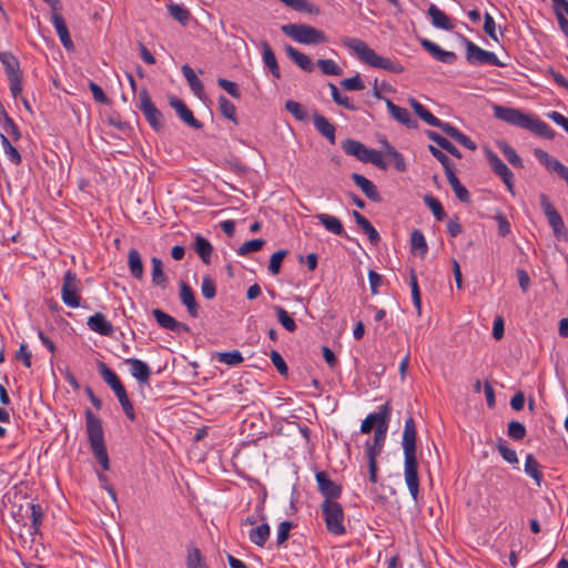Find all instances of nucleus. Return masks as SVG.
<instances>
[{"label":"nucleus","instance_id":"nucleus-1","mask_svg":"<svg viewBox=\"0 0 568 568\" xmlns=\"http://www.w3.org/2000/svg\"><path fill=\"white\" fill-rule=\"evenodd\" d=\"M417 432L413 417L405 420L403 432L404 476L412 498L417 501L419 493L418 463L416 457Z\"/></svg>","mask_w":568,"mask_h":568},{"label":"nucleus","instance_id":"nucleus-2","mask_svg":"<svg viewBox=\"0 0 568 568\" xmlns=\"http://www.w3.org/2000/svg\"><path fill=\"white\" fill-rule=\"evenodd\" d=\"M493 111L496 119L504 121L509 125L528 130L542 139H555V131L548 123L540 120L537 115L525 113L520 109L503 105H494Z\"/></svg>","mask_w":568,"mask_h":568},{"label":"nucleus","instance_id":"nucleus-3","mask_svg":"<svg viewBox=\"0 0 568 568\" xmlns=\"http://www.w3.org/2000/svg\"><path fill=\"white\" fill-rule=\"evenodd\" d=\"M341 43L352 50L357 58L374 68L383 69L392 73H402L404 68L398 62L378 55L372 48H369L363 40L353 37H343Z\"/></svg>","mask_w":568,"mask_h":568},{"label":"nucleus","instance_id":"nucleus-4","mask_svg":"<svg viewBox=\"0 0 568 568\" xmlns=\"http://www.w3.org/2000/svg\"><path fill=\"white\" fill-rule=\"evenodd\" d=\"M85 433L95 460L104 471L109 470L110 459L104 442L102 420L90 408L85 409Z\"/></svg>","mask_w":568,"mask_h":568},{"label":"nucleus","instance_id":"nucleus-5","mask_svg":"<svg viewBox=\"0 0 568 568\" xmlns=\"http://www.w3.org/2000/svg\"><path fill=\"white\" fill-rule=\"evenodd\" d=\"M410 106L415 111V113L427 124L440 129L449 138L454 139L457 143L463 145L464 148L475 151L477 149L476 143L462 131H459L456 126L452 125L448 122H444L436 118L429 110H427L422 103H419L416 99H410Z\"/></svg>","mask_w":568,"mask_h":568},{"label":"nucleus","instance_id":"nucleus-6","mask_svg":"<svg viewBox=\"0 0 568 568\" xmlns=\"http://www.w3.org/2000/svg\"><path fill=\"white\" fill-rule=\"evenodd\" d=\"M282 32L302 44H321L326 42V34L308 24L288 23L281 27Z\"/></svg>","mask_w":568,"mask_h":568},{"label":"nucleus","instance_id":"nucleus-7","mask_svg":"<svg viewBox=\"0 0 568 568\" xmlns=\"http://www.w3.org/2000/svg\"><path fill=\"white\" fill-rule=\"evenodd\" d=\"M322 516L326 529L334 536H342L346 532L344 509L336 500H324L321 505Z\"/></svg>","mask_w":568,"mask_h":568},{"label":"nucleus","instance_id":"nucleus-8","mask_svg":"<svg viewBox=\"0 0 568 568\" xmlns=\"http://www.w3.org/2000/svg\"><path fill=\"white\" fill-rule=\"evenodd\" d=\"M342 149L347 155H353L363 163H372L383 170L387 166L379 151L366 148L359 141L346 139L342 143Z\"/></svg>","mask_w":568,"mask_h":568},{"label":"nucleus","instance_id":"nucleus-9","mask_svg":"<svg viewBox=\"0 0 568 568\" xmlns=\"http://www.w3.org/2000/svg\"><path fill=\"white\" fill-rule=\"evenodd\" d=\"M136 108L143 113L153 130L159 132L163 129L164 116L152 102L149 91L145 88L139 92Z\"/></svg>","mask_w":568,"mask_h":568},{"label":"nucleus","instance_id":"nucleus-10","mask_svg":"<svg viewBox=\"0 0 568 568\" xmlns=\"http://www.w3.org/2000/svg\"><path fill=\"white\" fill-rule=\"evenodd\" d=\"M539 202H540V207H541L545 216L547 217V221H548L550 227L552 229L555 236L558 240H561V239L566 240L567 239V229L565 226L564 220L560 216V214L557 212V210L555 209L552 203L550 202L548 195H546L545 193H541L539 195Z\"/></svg>","mask_w":568,"mask_h":568},{"label":"nucleus","instance_id":"nucleus-11","mask_svg":"<svg viewBox=\"0 0 568 568\" xmlns=\"http://www.w3.org/2000/svg\"><path fill=\"white\" fill-rule=\"evenodd\" d=\"M392 414V406L387 402L383 404L377 412L371 413L361 425V433L368 434L372 432V429L375 427H378V425H388Z\"/></svg>","mask_w":568,"mask_h":568},{"label":"nucleus","instance_id":"nucleus-12","mask_svg":"<svg viewBox=\"0 0 568 568\" xmlns=\"http://www.w3.org/2000/svg\"><path fill=\"white\" fill-rule=\"evenodd\" d=\"M487 160L493 172L498 175L507 189L513 192L514 190V174L508 166L501 161V159L493 151L487 152Z\"/></svg>","mask_w":568,"mask_h":568},{"label":"nucleus","instance_id":"nucleus-13","mask_svg":"<svg viewBox=\"0 0 568 568\" xmlns=\"http://www.w3.org/2000/svg\"><path fill=\"white\" fill-rule=\"evenodd\" d=\"M315 478L318 491L324 496V500H335L342 495V487L333 481L327 473L317 471Z\"/></svg>","mask_w":568,"mask_h":568},{"label":"nucleus","instance_id":"nucleus-14","mask_svg":"<svg viewBox=\"0 0 568 568\" xmlns=\"http://www.w3.org/2000/svg\"><path fill=\"white\" fill-rule=\"evenodd\" d=\"M169 104L172 109L175 110L178 116L189 126L193 129H202L203 124L197 119L194 118L193 112L187 108V105L179 98L171 95L169 97Z\"/></svg>","mask_w":568,"mask_h":568},{"label":"nucleus","instance_id":"nucleus-15","mask_svg":"<svg viewBox=\"0 0 568 568\" xmlns=\"http://www.w3.org/2000/svg\"><path fill=\"white\" fill-rule=\"evenodd\" d=\"M420 45L427 52H429V54H432L434 59L445 64H454L457 60V55L455 52L446 51L428 39H422Z\"/></svg>","mask_w":568,"mask_h":568},{"label":"nucleus","instance_id":"nucleus-16","mask_svg":"<svg viewBox=\"0 0 568 568\" xmlns=\"http://www.w3.org/2000/svg\"><path fill=\"white\" fill-rule=\"evenodd\" d=\"M534 155L548 171L557 173L560 178H565L568 174V169L546 151L537 148L534 150Z\"/></svg>","mask_w":568,"mask_h":568},{"label":"nucleus","instance_id":"nucleus-17","mask_svg":"<svg viewBox=\"0 0 568 568\" xmlns=\"http://www.w3.org/2000/svg\"><path fill=\"white\" fill-rule=\"evenodd\" d=\"M180 301L186 307L187 313L191 317L196 318L199 316V304L195 300V295L191 286L181 281L180 284Z\"/></svg>","mask_w":568,"mask_h":568},{"label":"nucleus","instance_id":"nucleus-18","mask_svg":"<svg viewBox=\"0 0 568 568\" xmlns=\"http://www.w3.org/2000/svg\"><path fill=\"white\" fill-rule=\"evenodd\" d=\"M125 364L130 365L131 375L143 385H148L151 377V368L149 365L138 358H126Z\"/></svg>","mask_w":568,"mask_h":568},{"label":"nucleus","instance_id":"nucleus-19","mask_svg":"<svg viewBox=\"0 0 568 568\" xmlns=\"http://www.w3.org/2000/svg\"><path fill=\"white\" fill-rule=\"evenodd\" d=\"M385 103L387 106V110L392 118H394L397 122L404 124L408 129H416L417 122L416 120L412 119L409 112L407 109L402 108L393 103L389 99H385Z\"/></svg>","mask_w":568,"mask_h":568},{"label":"nucleus","instance_id":"nucleus-20","mask_svg":"<svg viewBox=\"0 0 568 568\" xmlns=\"http://www.w3.org/2000/svg\"><path fill=\"white\" fill-rule=\"evenodd\" d=\"M466 48V60L471 65H484L486 50L481 49L466 37H462Z\"/></svg>","mask_w":568,"mask_h":568},{"label":"nucleus","instance_id":"nucleus-21","mask_svg":"<svg viewBox=\"0 0 568 568\" xmlns=\"http://www.w3.org/2000/svg\"><path fill=\"white\" fill-rule=\"evenodd\" d=\"M313 124L317 132L327 139L332 144L335 143V125L320 113L313 114Z\"/></svg>","mask_w":568,"mask_h":568},{"label":"nucleus","instance_id":"nucleus-22","mask_svg":"<svg viewBox=\"0 0 568 568\" xmlns=\"http://www.w3.org/2000/svg\"><path fill=\"white\" fill-rule=\"evenodd\" d=\"M353 182L362 190V192L374 202H379L381 196L379 193L375 186V184L369 181L367 178L359 173H353L352 174Z\"/></svg>","mask_w":568,"mask_h":568},{"label":"nucleus","instance_id":"nucleus-23","mask_svg":"<svg viewBox=\"0 0 568 568\" xmlns=\"http://www.w3.org/2000/svg\"><path fill=\"white\" fill-rule=\"evenodd\" d=\"M315 217L328 232L348 239L339 219L325 213H318Z\"/></svg>","mask_w":568,"mask_h":568},{"label":"nucleus","instance_id":"nucleus-24","mask_svg":"<svg viewBox=\"0 0 568 568\" xmlns=\"http://www.w3.org/2000/svg\"><path fill=\"white\" fill-rule=\"evenodd\" d=\"M89 328L104 336H110L113 333L112 324L101 313H95L90 316L87 322Z\"/></svg>","mask_w":568,"mask_h":568},{"label":"nucleus","instance_id":"nucleus-25","mask_svg":"<svg viewBox=\"0 0 568 568\" xmlns=\"http://www.w3.org/2000/svg\"><path fill=\"white\" fill-rule=\"evenodd\" d=\"M261 47H262L263 63L265 64V67L268 68V70L271 71V73L273 74L274 78L280 79L281 78L280 67L277 64L276 57H275L271 45L268 44V42L266 40H263L261 42Z\"/></svg>","mask_w":568,"mask_h":568},{"label":"nucleus","instance_id":"nucleus-26","mask_svg":"<svg viewBox=\"0 0 568 568\" xmlns=\"http://www.w3.org/2000/svg\"><path fill=\"white\" fill-rule=\"evenodd\" d=\"M285 52L287 57L297 64L303 71L312 72L314 69V64L308 55L303 52H300L292 45L285 47Z\"/></svg>","mask_w":568,"mask_h":568},{"label":"nucleus","instance_id":"nucleus-27","mask_svg":"<svg viewBox=\"0 0 568 568\" xmlns=\"http://www.w3.org/2000/svg\"><path fill=\"white\" fill-rule=\"evenodd\" d=\"M182 70V73L185 78V80L187 81L189 85H190V89L192 90V92L199 98V99H202L203 94H204V88H203V83L202 81L197 78V75L195 74L194 70L189 65V64H184L182 65L181 68Z\"/></svg>","mask_w":568,"mask_h":568},{"label":"nucleus","instance_id":"nucleus-28","mask_svg":"<svg viewBox=\"0 0 568 568\" xmlns=\"http://www.w3.org/2000/svg\"><path fill=\"white\" fill-rule=\"evenodd\" d=\"M99 373H100L102 379L114 392V394L124 389V386H123L122 382L120 381L119 376L102 362L99 364Z\"/></svg>","mask_w":568,"mask_h":568},{"label":"nucleus","instance_id":"nucleus-29","mask_svg":"<svg viewBox=\"0 0 568 568\" xmlns=\"http://www.w3.org/2000/svg\"><path fill=\"white\" fill-rule=\"evenodd\" d=\"M428 14L432 18V23L434 24V27L443 29V30H447V31H450L454 29V26L450 22L449 18L445 14L444 11H442L435 4L429 6Z\"/></svg>","mask_w":568,"mask_h":568},{"label":"nucleus","instance_id":"nucleus-30","mask_svg":"<svg viewBox=\"0 0 568 568\" xmlns=\"http://www.w3.org/2000/svg\"><path fill=\"white\" fill-rule=\"evenodd\" d=\"M51 22L60 38V41L64 45L67 50L71 49V38L69 34V30L67 23L61 13H55L54 17H51Z\"/></svg>","mask_w":568,"mask_h":568},{"label":"nucleus","instance_id":"nucleus-31","mask_svg":"<svg viewBox=\"0 0 568 568\" xmlns=\"http://www.w3.org/2000/svg\"><path fill=\"white\" fill-rule=\"evenodd\" d=\"M447 181L450 184L456 197L463 203L470 202V194L468 190L460 183L458 178L456 176L454 170L447 172L446 174Z\"/></svg>","mask_w":568,"mask_h":568},{"label":"nucleus","instance_id":"nucleus-32","mask_svg":"<svg viewBox=\"0 0 568 568\" xmlns=\"http://www.w3.org/2000/svg\"><path fill=\"white\" fill-rule=\"evenodd\" d=\"M554 2V10L559 23L560 30L568 37V1L567 0H551Z\"/></svg>","mask_w":568,"mask_h":568},{"label":"nucleus","instance_id":"nucleus-33","mask_svg":"<svg viewBox=\"0 0 568 568\" xmlns=\"http://www.w3.org/2000/svg\"><path fill=\"white\" fill-rule=\"evenodd\" d=\"M353 217L356 224L363 230V232L367 235L368 240L376 244L381 237L376 229L372 225V223L357 211H353Z\"/></svg>","mask_w":568,"mask_h":568},{"label":"nucleus","instance_id":"nucleus-34","mask_svg":"<svg viewBox=\"0 0 568 568\" xmlns=\"http://www.w3.org/2000/svg\"><path fill=\"white\" fill-rule=\"evenodd\" d=\"M0 126L8 138L10 136L13 141H18L21 136L18 125L14 123L11 116L2 110L0 113Z\"/></svg>","mask_w":568,"mask_h":568},{"label":"nucleus","instance_id":"nucleus-35","mask_svg":"<svg viewBox=\"0 0 568 568\" xmlns=\"http://www.w3.org/2000/svg\"><path fill=\"white\" fill-rule=\"evenodd\" d=\"M128 265L131 275L136 278L141 280L143 277V262L141 258V255L136 248H131L128 253Z\"/></svg>","mask_w":568,"mask_h":568},{"label":"nucleus","instance_id":"nucleus-36","mask_svg":"<svg viewBox=\"0 0 568 568\" xmlns=\"http://www.w3.org/2000/svg\"><path fill=\"white\" fill-rule=\"evenodd\" d=\"M427 136L435 142L439 148L452 154L453 156L460 159L463 155L459 150L446 138L435 131H427Z\"/></svg>","mask_w":568,"mask_h":568},{"label":"nucleus","instance_id":"nucleus-37","mask_svg":"<svg viewBox=\"0 0 568 568\" xmlns=\"http://www.w3.org/2000/svg\"><path fill=\"white\" fill-rule=\"evenodd\" d=\"M194 251L201 257L204 264L211 263L213 246L206 239L199 234L195 236Z\"/></svg>","mask_w":568,"mask_h":568},{"label":"nucleus","instance_id":"nucleus-38","mask_svg":"<svg viewBox=\"0 0 568 568\" xmlns=\"http://www.w3.org/2000/svg\"><path fill=\"white\" fill-rule=\"evenodd\" d=\"M270 526L264 523L255 528H252L248 534V538L254 545L264 547L270 537Z\"/></svg>","mask_w":568,"mask_h":568},{"label":"nucleus","instance_id":"nucleus-39","mask_svg":"<svg viewBox=\"0 0 568 568\" xmlns=\"http://www.w3.org/2000/svg\"><path fill=\"white\" fill-rule=\"evenodd\" d=\"M0 62L2 63L8 78L20 75V68L17 58L10 52L0 53Z\"/></svg>","mask_w":568,"mask_h":568},{"label":"nucleus","instance_id":"nucleus-40","mask_svg":"<svg viewBox=\"0 0 568 568\" xmlns=\"http://www.w3.org/2000/svg\"><path fill=\"white\" fill-rule=\"evenodd\" d=\"M152 283L164 288L168 284V276L163 272V264L159 257H152Z\"/></svg>","mask_w":568,"mask_h":568},{"label":"nucleus","instance_id":"nucleus-41","mask_svg":"<svg viewBox=\"0 0 568 568\" xmlns=\"http://www.w3.org/2000/svg\"><path fill=\"white\" fill-rule=\"evenodd\" d=\"M166 9H168L170 16L174 20L180 22L182 26H186L190 22L191 13L183 6L170 2L166 4Z\"/></svg>","mask_w":568,"mask_h":568},{"label":"nucleus","instance_id":"nucleus-42","mask_svg":"<svg viewBox=\"0 0 568 568\" xmlns=\"http://www.w3.org/2000/svg\"><path fill=\"white\" fill-rule=\"evenodd\" d=\"M525 473L531 477L538 486L541 485L542 474L540 471V465L531 454L526 456Z\"/></svg>","mask_w":568,"mask_h":568},{"label":"nucleus","instance_id":"nucleus-43","mask_svg":"<svg viewBox=\"0 0 568 568\" xmlns=\"http://www.w3.org/2000/svg\"><path fill=\"white\" fill-rule=\"evenodd\" d=\"M410 246L412 251L418 253L422 257L426 255L428 246L422 231L414 230L410 233Z\"/></svg>","mask_w":568,"mask_h":568},{"label":"nucleus","instance_id":"nucleus-44","mask_svg":"<svg viewBox=\"0 0 568 568\" xmlns=\"http://www.w3.org/2000/svg\"><path fill=\"white\" fill-rule=\"evenodd\" d=\"M186 568H206L200 549L193 545L187 547Z\"/></svg>","mask_w":568,"mask_h":568},{"label":"nucleus","instance_id":"nucleus-45","mask_svg":"<svg viewBox=\"0 0 568 568\" xmlns=\"http://www.w3.org/2000/svg\"><path fill=\"white\" fill-rule=\"evenodd\" d=\"M0 142L3 148V152L8 160L13 164L21 163V155L18 150L11 144L9 138L4 133H0Z\"/></svg>","mask_w":568,"mask_h":568},{"label":"nucleus","instance_id":"nucleus-46","mask_svg":"<svg viewBox=\"0 0 568 568\" xmlns=\"http://www.w3.org/2000/svg\"><path fill=\"white\" fill-rule=\"evenodd\" d=\"M383 146L386 154L393 160L395 169L398 172H404L406 170L404 156L386 140L383 141Z\"/></svg>","mask_w":568,"mask_h":568},{"label":"nucleus","instance_id":"nucleus-47","mask_svg":"<svg viewBox=\"0 0 568 568\" xmlns=\"http://www.w3.org/2000/svg\"><path fill=\"white\" fill-rule=\"evenodd\" d=\"M274 312L277 316V321L281 323V325L288 332L293 333L296 331L297 325L295 321L291 317V315L287 313L285 308L282 306H274Z\"/></svg>","mask_w":568,"mask_h":568},{"label":"nucleus","instance_id":"nucleus-48","mask_svg":"<svg viewBox=\"0 0 568 568\" xmlns=\"http://www.w3.org/2000/svg\"><path fill=\"white\" fill-rule=\"evenodd\" d=\"M219 109L223 116L237 123L236 108L235 105L224 95L219 97Z\"/></svg>","mask_w":568,"mask_h":568},{"label":"nucleus","instance_id":"nucleus-49","mask_svg":"<svg viewBox=\"0 0 568 568\" xmlns=\"http://www.w3.org/2000/svg\"><path fill=\"white\" fill-rule=\"evenodd\" d=\"M498 146L499 150L505 155V158L507 159V161L513 166L523 168V161L513 146H510L507 142H499Z\"/></svg>","mask_w":568,"mask_h":568},{"label":"nucleus","instance_id":"nucleus-50","mask_svg":"<svg viewBox=\"0 0 568 568\" xmlns=\"http://www.w3.org/2000/svg\"><path fill=\"white\" fill-rule=\"evenodd\" d=\"M216 359L220 363H224V364H226L229 366H237V365H240L244 361L241 352L237 351V349H234V351H231V352L217 353L216 354Z\"/></svg>","mask_w":568,"mask_h":568},{"label":"nucleus","instance_id":"nucleus-51","mask_svg":"<svg viewBox=\"0 0 568 568\" xmlns=\"http://www.w3.org/2000/svg\"><path fill=\"white\" fill-rule=\"evenodd\" d=\"M115 396L125 414V416L130 419V420H134L135 419V413H134V408H133V405L126 394V390L125 388L120 390L119 393H115Z\"/></svg>","mask_w":568,"mask_h":568},{"label":"nucleus","instance_id":"nucleus-52","mask_svg":"<svg viewBox=\"0 0 568 568\" xmlns=\"http://www.w3.org/2000/svg\"><path fill=\"white\" fill-rule=\"evenodd\" d=\"M152 314H153L154 318L156 320L158 324L162 328H165L169 331H172L174 328L176 320L173 316L166 314L165 312H163L160 308H154L152 311Z\"/></svg>","mask_w":568,"mask_h":568},{"label":"nucleus","instance_id":"nucleus-53","mask_svg":"<svg viewBox=\"0 0 568 568\" xmlns=\"http://www.w3.org/2000/svg\"><path fill=\"white\" fill-rule=\"evenodd\" d=\"M280 1L296 11H303V12H308V13H317L318 12V9L314 4L308 2L307 0H280Z\"/></svg>","mask_w":568,"mask_h":568},{"label":"nucleus","instance_id":"nucleus-54","mask_svg":"<svg viewBox=\"0 0 568 568\" xmlns=\"http://www.w3.org/2000/svg\"><path fill=\"white\" fill-rule=\"evenodd\" d=\"M285 110L298 121L307 120V111L301 103L294 100H288L285 102Z\"/></svg>","mask_w":568,"mask_h":568},{"label":"nucleus","instance_id":"nucleus-55","mask_svg":"<svg viewBox=\"0 0 568 568\" xmlns=\"http://www.w3.org/2000/svg\"><path fill=\"white\" fill-rule=\"evenodd\" d=\"M329 89H331L332 99L336 104L342 105L345 109L351 110V111L356 110V106L351 102V99L346 95H342L335 84L329 83Z\"/></svg>","mask_w":568,"mask_h":568},{"label":"nucleus","instance_id":"nucleus-56","mask_svg":"<svg viewBox=\"0 0 568 568\" xmlns=\"http://www.w3.org/2000/svg\"><path fill=\"white\" fill-rule=\"evenodd\" d=\"M317 65L321 71L326 75H341L342 69L336 64L335 61L331 59H320L317 60Z\"/></svg>","mask_w":568,"mask_h":568},{"label":"nucleus","instance_id":"nucleus-57","mask_svg":"<svg viewBox=\"0 0 568 568\" xmlns=\"http://www.w3.org/2000/svg\"><path fill=\"white\" fill-rule=\"evenodd\" d=\"M265 244V241L262 239H254L247 242H244L239 248L237 254L243 256L248 253L257 252L260 251Z\"/></svg>","mask_w":568,"mask_h":568},{"label":"nucleus","instance_id":"nucleus-58","mask_svg":"<svg viewBox=\"0 0 568 568\" xmlns=\"http://www.w3.org/2000/svg\"><path fill=\"white\" fill-rule=\"evenodd\" d=\"M425 203L430 209V211L433 212V214L437 221H443L445 219L446 212H445L442 203L437 199H435L434 196H430V195L426 196Z\"/></svg>","mask_w":568,"mask_h":568},{"label":"nucleus","instance_id":"nucleus-59","mask_svg":"<svg viewBox=\"0 0 568 568\" xmlns=\"http://www.w3.org/2000/svg\"><path fill=\"white\" fill-rule=\"evenodd\" d=\"M30 510V519L33 527L34 532H37L42 524L43 519V510L39 504H29Z\"/></svg>","mask_w":568,"mask_h":568},{"label":"nucleus","instance_id":"nucleus-60","mask_svg":"<svg viewBox=\"0 0 568 568\" xmlns=\"http://www.w3.org/2000/svg\"><path fill=\"white\" fill-rule=\"evenodd\" d=\"M286 255H287V251H285V250H278L274 254H272V256L270 258L268 271L273 275H277L280 273L281 264H282L283 260L286 257Z\"/></svg>","mask_w":568,"mask_h":568},{"label":"nucleus","instance_id":"nucleus-61","mask_svg":"<svg viewBox=\"0 0 568 568\" xmlns=\"http://www.w3.org/2000/svg\"><path fill=\"white\" fill-rule=\"evenodd\" d=\"M507 434L514 440H521L526 436V427L517 420H511L508 423Z\"/></svg>","mask_w":568,"mask_h":568},{"label":"nucleus","instance_id":"nucleus-62","mask_svg":"<svg viewBox=\"0 0 568 568\" xmlns=\"http://www.w3.org/2000/svg\"><path fill=\"white\" fill-rule=\"evenodd\" d=\"M428 150L430 154L443 165L445 174L453 170V162L445 153L434 145H428Z\"/></svg>","mask_w":568,"mask_h":568},{"label":"nucleus","instance_id":"nucleus-63","mask_svg":"<svg viewBox=\"0 0 568 568\" xmlns=\"http://www.w3.org/2000/svg\"><path fill=\"white\" fill-rule=\"evenodd\" d=\"M201 293L207 300H212L215 297L216 286H215V282L213 281V278L211 276L206 275L202 278Z\"/></svg>","mask_w":568,"mask_h":568},{"label":"nucleus","instance_id":"nucleus-64","mask_svg":"<svg viewBox=\"0 0 568 568\" xmlns=\"http://www.w3.org/2000/svg\"><path fill=\"white\" fill-rule=\"evenodd\" d=\"M217 84L221 89L225 90L232 98H234V99L241 98V92H240L239 85L235 82L230 81L224 78H219Z\"/></svg>","mask_w":568,"mask_h":568}]
</instances>
